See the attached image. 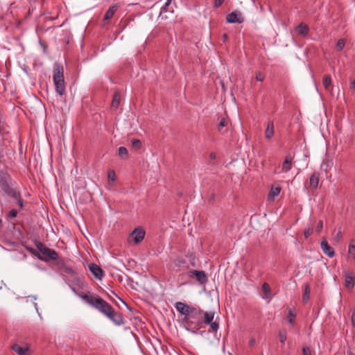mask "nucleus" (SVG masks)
Here are the masks:
<instances>
[{"label":"nucleus","instance_id":"nucleus-1","mask_svg":"<svg viewBox=\"0 0 355 355\" xmlns=\"http://www.w3.org/2000/svg\"><path fill=\"white\" fill-rule=\"evenodd\" d=\"M80 297L86 303L107 316L116 325L119 326L124 323L122 316L118 314L113 307L103 298L87 294L82 295Z\"/></svg>","mask_w":355,"mask_h":355},{"label":"nucleus","instance_id":"nucleus-2","mask_svg":"<svg viewBox=\"0 0 355 355\" xmlns=\"http://www.w3.org/2000/svg\"><path fill=\"white\" fill-rule=\"evenodd\" d=\"M53 80L56 92L60 96H63L65 94L63 67L61 64L57 62H55L53 65Z\"/></svg>","mask_w":355,"mask_h":355},{"label":"nucleus","instance_id":"nucleus-3","mask_svg":"<svg viewBox=\"0 0 355 355\" xmlns=\"http://www.w3.org/2000/svg\"><path fill=\"white\" fill-rule=\"evenodd\" d=\"M35 245L40 252V260L47 262L51 260H56L58 258L55 250L46 247L42 243L37 242Z\"/></svg>","mask_w":355,"mask_h":355},{"label":"nucleus","instance_id":"nucleus-4","mask_svg":"<svg viewBox=\"0 0 355 355\" xmlns=\"http://www.w3.org/2000/svg\"><path fill=\"white\" fill-rule=\"evenodd\" d=\"M202 314L203 311L200 309H196L193 307L190 311L189 315L185 322L191 327L194 325L195 327H198L202 322Z\"/></svg>","mask_w":355,"mask_h":355},{"label":"nucleus","instance_id":"nucleus-5","mask_svg":"<svg viewBox=\"0 0 355 355\" xmlns=\"http://www.w3.org/2000/svg\"><path fill=\"white\" fill-rule=\"evenodd\" d=\"M187 275L190 278H196L198 282L201 285L206 284L208 281L207 275L203 270H189Z\"/></svg>","mask_w":355,"mask_h":355},{"label":"nucleus","instance_id":"nucleus-6","mask_svg":"<svg viewBox=\"0 0 355 355\" xmlns=\"http://www.w3.org/2000/svg\"><path fill=\"white\" fill-rule=\"evenodd\" d=\"M171 268L175 272H182L189 269V264L184 258L178 257L173 261Z\"/></svg>","mask_w":355,"mask_h":355},{"label":"nucleus","instance_id":"nucleus-7","mask_svg":"<svg viewBox=\"0 0 355 355\" xmlns=\"http://www.w3.org/2000/svg\"><path fill=\"white\" fill-rule=\"evenodd\" d=\"M175 307L177 309V311L182 315L184 316V320L185 321L187 318H188L190 311L192 309L193 307L189 306L187 304L181 302H178L175 304Z\"/></svg>","mask_w":355,"mask_h":355},{"label":"nucleus","instance_id":"nucleus-8","mask_svg":"<svg viewBox=\"0 0 355 355\" xmlns=\"http://www.w3.org/2000/svg\"><path fill=\"white\" fill-rule=\"evenodd\" d=\"M145 236V232L139 228H135L129 236V240H132L135 244L140 243Z\"/></svg>","mask_w":355,"mask_h":355},{"label":"nucleus","instance_id":"nucleus-9","mask_svg":"<svg viewBox=\"0 0 355 355\" xmlns=\"http://www.w3.org/2000/svg\"><path fill=\"white\" fill-rule=\"evenodd\" d=\"M320 247L322 252L329 258H332L335 255V252L333 248H331L327 243L325 239H323L320 243Z\"/></svg>","mask_w":355,"mask_h":355},{"label":"nucleus","instance_id":"nucleus-10","mask_svg":"<svg viewBox=\"0 0 355 355\" xmlns=\"http://www.w3.org/2000/svg\"><path fill=\"white\" fill-rule=\"evenodd\" d=\"M355 284V277L353 273L351 272H347L345 274V286L349 289L352 290L354 287Z\"/></svg>","mask_w":355,"mask_h":355},{"label":"nucleus","instance_id":"nucleus-11","mask_svg":"<svg viewBox=\"0 0 355 355\" xmlns=\"http://www.w3.org/2000/svg\"><path fill=\"white\" fill-rule=\"evenodd\" d=\"M261 290H262L261 297L264 300H266L268 301V302H270L273 297V295L271 293V289H270V285L266 282L263 283L262 285V287H261Z\"/></svg>","mask_w":355,"mask_h":355},{"label":"nucleus","instance_id":"nucleus-12","mask_svg":"<svg viewBox=\"0 0 355 355\" xmlns=\"http://www.w3.org/2000/svg\"><path fill=\"white\" fill-rule=\"evenodd\" d=\"M226 20L228 23H239L243 22L241 15L239 12H232L226 16Z\"/></svg>","mask_w":355,"mask_h":355},{"label":"nucleus","instance_id":"nucleus-13","mask_svg":"<svg viewBox=\"0 0 355 355\" xmlns=\"http://www.w3.org/2000/svg\"><path fill=\"white\" fill-rule=\"evenodd\" d=\"M2 190L10 198H19V193L15 190L9 183L1 187Z\"/></svg>","mask_w":355,"mask_h":355},{"label":"nucleus","instance_id":"nucleus-14","mask_svg":"<svg viewBox=\"0 0 355 355\" xmlns=\"http://www.w3.org/2000/svg\"><path fill=\"white\" fill-rule=\"evenodd\" d=\"M89 270L92 273V275L97 279H101L103 277V271L101 268L100 266H98L96 264L92 263L89 266Z\"/></svg>","mask_w":355,"mask_h":355},{"label":"nucleus","instance_id":"nucleus-15","mask_svg":"<svg viewBox=\"0 0 355 355\" xmlns=\"http://www.w3.org/2000/svg\"><path fill=\"white\" fill-rule=\"evenodd\" d=\"M347 260L350 262L355 260V239L349 241L347 249Z\"/></svg>","mask_w":355,"mask_h":355},{"label":"nucleus","instance_id":"nucleus-16","mask_svg":"<svg viewBox=\"0 0 355 355\" xmlns=\"http://www.w3.org/2000/svg\"><path fill=\"white\" fill-rule=\"evenodd\" d=\"M282 188L279 185H272L270 189L268 195V200L272 201L275 197L278 196L280 193Z\"/></svg>","mask_w":355,"mask_h":355},{"label":"nucleus","instance_id":"nucleus-17","mask_svg":"<svg viewBox=\"0 0 355 355\" xmlns=\"http://www.w3.org/2000/svg\"><path fill=\"white\" fill-rule=\"evenodd\" d=\"M12 349L18 355H29V347L28 346H20L18 344H14L12 346Z\"/></svg>","mask_w":355,"mask_h":355},{"label":"nucleus","instance_id":"nucleus-18","mask_svg":"<svg viewBox=\"0 0 355 355\" xmlns=\"http://www.w3.org/2000/svg\"><path fill=\"white\" fill-rule=\"evenodd\" d=\"M319 183V174L314 172L309 177V187L312 189H317Z\"/></svg>","mask_w":355,"mask_h":355},{"label":"nucleus","instance_id":"nucleus-19","mask_svg":"<svg viewBox=\"0 0 355 355\" xmlns=\"http://www.w3.org/2000/svg\"><path fill=\"white\" fill-rule=\"evenodd\" d=\"M214 318V312L213 311H203L202 322L206 324L211 323Z\"/></svg>","mask_w":355,"mask_h":355},{"label":"nucleus","instance_id":"nucleus-20","mask_svg":"<svg viewBox=\"0 0 355 355\" xmlns=\"http://www.w3.org/2000/svg\"><path fill=\"white\" fill-rule=\"evenodd\" d=\"M293 159L291 156H286L282 166V170L284 172H288L291 169Z\"/></svg>","mask_w":355,"mask_h":355},{"label":"nucleus","instance_id":"nucleus-21","mask_svg":"<svg viewBox=\"0 0 355 355\" xmlns=\"http://www.w3.org/2000/svg\"><path fill=\"white\" fill-rule=\"evenodd\" d=\"M121 99V92L119 91H116L113 95V99L112 101L111 107L112 109L116 110L118 108Z\"/></svg>","mask_w":355,"mask_h":355},{"label":"nucleus","instance_id":"nucleus-22","mask_svg":"<svg viewBox=\"0 0 355 355\" xmlns=\"http://www.w3.org/2000/svg\"><path fill=\"white\" fill-rule=\"evenodd\" d=\"M296 32L301 35L305 36L308 34L309 28L306 25L301 23L296 28Z\"/></svg>","mask_w":355,"mask_h":355},{"label":"nucleus","instance_id":"nucleus-23","mask_svg":"<svg viewBox=\"0 0 355 355\" xmlns=\"http://www.w3.org/2000/svg\"><path fill=\"white\" fill-rule=\"evenodd\" d=\"M117 8L118 7L116 5H114V6H112L111 7H110L104 16V19L108 20V19H111L114 16L115 12L116 11Z\"/></svg>","mask_w":355,"mask_h":355},{"label":"nucleus","instance_id":"nucleus-24","mask_svg":"<svg viewBox=\"0 0 355 355\" xmlns=\"http://www.w3.org/2000/svg\"><path fill=\"white\" fill-rule=\"evenodd\" d=\"M273 134H274L273 123L270 121L268 123L265 135H266V137L269 139L273 136Z\"/></svg>","mask_w":355,"mask_h":355},{"label":"nucleus","instance_id":"nucleus-25","mask_svg":"<svg viewBox=\"0 0 355 355\" xmlns=\"http://www.w3.org/2000/svg\"><path fill=\"white\" fill-rule=\"evenodd\" d=\"M10 178L8 173L1 171L0 172V185L1 187L3 186V184H6L8 182Z\"/></svg>","mask_w":355,"mask_h":355},{"label":"nucleus","instance_id":"nucleus-26","mask_svg":"<svg viewBox=\"0 0 355 355\" xmlns=\"http://www.w3.org/2000/svg\"><path fill=\"white\" fill-rule=\"evenodd\" d=\"M311 289L308 284H306L304 286V291L302 296V301L304 303H306L309 300Z\"/></svg>","mask_w":355,"mask_h":355},{"label":"nucleus","instance_id":"nucleus-27","mask_svg":"<svg viewBox=\"0 0 355 355\" xmlns=\"http://www.w3.org/2000/svg\"><path fill=\"white\" fill-rule=\"evenodd\" d=\"M322 85L327 91H329L331 85V80L329 76H327L324 78Z\"/></svg>","mask_w":355,"mask_h":355},{"label":"nucleus","instance_id":"nucleus-28","mask_svg":"<svg viewBox=\"0 0 355 355\" xmlns=\"http://www.w3.org/2000/svg\"><path fill=\"white\" fill-rule=\"evenodd\" d=\"M119 155L122 159H127L128 157V152L127 148L123 147V146L119 147Z\"/></svg>","mask_w":355,"mask_h":355},{"label":"nucleus","instance_id":"nucleus-29","mask_svg":"<svg viewBox=\"0 0 355 355\" xmlns=\"http://www.w3.org/2000/svg\"><path fill=\"white\" fill-rule=\"evenodd\" d=\"M296 317L295 313L291 309H288V322L293 324L295 323V318Z\"/></svg>","mask_w":355,"mask_h":355},{"label":"nucleus","instance_id":"nucleus-30","mask_svg":"<svg viewBox=\"0 0 355 355\" xmlns=\"http://www.w3.org/2000/svg\"><path fill=\"white\" fill-rule=\"evenodd\" d=\"M107 178H108V184L110 186H112L113 182L116 180V173H115V172L114 171H109L108 175H107Z\"/></svg>","mask_w":355,"mask_h":355},{"label":"nucleus","instance_id":"nucleus-31","mask_svg":"<svg viewBox=\"0 0 355 355\" xmlns=\"http://www.w3.org/2000/svg\"><path fill=\"white\" fill-rule=\"evenodd\" d=\"M279 341L284 344L285 341L286 340L287 336H286V331L284 329H282L279 331Z\"/></svg>","mask_w":355,"mask_h":355},{"label":"nucleus","instance_id":"nucleus-32","mask_svg":"<svg viewBox=\"0 0 355 355\" xmlns=\"http://www.w3.org/2000/svg\"><path fill=\"white\" fill-rule=\"evenodd\" d=\"M345 45V41L344 39H340L338 40L336 43V50L337 51H342Z\"/></svg>","mask_w":355,"mask_h":355},{"label":"nucleus","instance_id":"nucleus-33","mask_svg":"<svg viewBox=\"0 0 355 355\" xmlns=\"http://www.w3.org/2000/svg\"><path fill=\"white\" fill-rule=\"evenodd\" d=\"M228 120L227 119L223 118L221 119L220 121L219 122L218 130V131H221L222 128L227 126L228 124Z\"/></svg>","mask_w":355,"mask_h":355},{"label":"nucleus","instance_id":"nucleus-34","mask_svg":"<svg viewBox=\"0 0 355 355\" xmlns=\"http://www.w3.org/2000/svg\"><path fill=\"white\" fill-rule=\"evenodd\" d=\"M132 146L135 149H139L141 147V142L139 139H133L132 141Z\"/></svg>","mask_w":355,"mask_h":355},{"label":"nucleus","instance_id":"nucleus-35","mask_svg":"<svg viewBox=\"0 0 355 355\" xmlns=\"http://www.w3.org/2000/svg\"><path fill=\"white\" fill-rule=\"evenodd\" d=\"M322 229H323V222H322V220H319L317 224L316 228H315V232L318 234H320L322 232Z\"/></svg>","mask_w":355,"mask_h":355},{"label":"nucleus","instance_id":"nucleus-36","mask_svg":"<svg viewBox=\"0 0 355 355\" xmlns=\"http://www.w3.org/2000/svg\"><path fill=\"white\" fill-rule=\"evenodd\" d=\"M313 228L309 227L306 229H305L304 232V235L305 236V238H308L309 236H311L312 234H313Z\"/></svg>","mask_w":355,"mask_h":355},{"label":"nucleus","instance_id":"nucleus-37","mask_svg":"<svg viewBox=\"0 0 355 355\" xmlns=\"http://www.w3.org/2000/svg\"><path fill=\"white\" fill-rule=\"evenodd\" d=\"M209 324H210V327L211 329H212V331L214 332H216L219 328V325L216 322H211V323H209Z\"/></svg>","mask_w":355,"mask_h":355},{"label":"nucleus","instance_id":"nucleus-38","mask_svg":"<svg viewBox=\"0 0 355 355\" xmlns=\"http://www.w3.org/2000/svg\"><path fill=\"white\" fill-rule=\"evenodd\" d=\"M343 238V234L341 231H338L335 235L334 239L336 243H339Z\"/></svg>","mask_w":355,"mask_h":355},{"label":"nucleus","instance_id":"nucleus-39","mask_svg":"<svg viewBox=\"0 0 355 355\" xmlns=\"http://www.w3.org/2000/svg\"><path fill=\"white\" fill-rule=\"evenodd\" d=\"M303 355H311V349L309 347H304L302 349Z\"/></svg>","mask_w":355,"mask_h":355},{"label":"nucleus","instance_id":"nucleus-40","mask_svg":"<svg viewBox=\"0 0 355 355\" xmlns=\"http://www.w3.org/2000/svg\"><path fill=\"white\" fill-rule=\"evenodd\" d=\"M256 80L257 81L262 82L264 80V76L261 73L257 72L256 73Z\"/></svg>","mask_w":355,"mask_h":355},{"label":"nucleus","instance_id":"nucleus-41","mask_svg":"<svg viewBox=\"0 0 355 355\" xmlns=\"http://www.w3.org/2000/svg\"><path fill=\"white\" fill-rule=\"evenodd\" d=\"M29 251H30V252H31L33 255H35V257H37L39 259V257L40 256V252L39 250L37 251V250H35V249H32V248H31V249L29 250Z\"/></svg>","mask_w":355,"mask_h":355},{"label":"nucleus","instance_id":"nucleus-42","mask_svg":"<svg viewBox=\"0 0 355 355\" xmlns=\"http://www.w3.org/2000/svg\"><path fill=\"white\" fill-rule=\"evenodd\" d=\"M14 199H15L17 201V204L19 206V207L22 208L23 207V200L21 198V196L19 195V198H14Z\"/></svg>","mask_w":355,"mask_h":355},{"label":"nucleus","instance_id":"nucleus-43","mask_svg":"<svg viewBox=\"0 0 355 355\" xmlns=\"http://www.w3.org/2000/svg\"><path fill=\"white\" fill-rule=\"evenodd\" d=\"M17 214V211L16 209H12L10 212H9V216L12 218L13 217H15Z\"/></svg>","mask_w":355,"mask_h":355},{"label":"nucleus","instance_id":"nucleus-44","mask_svg":"<svg viewBox=\"0 0 355 355\" xmlns=\"http://www.w3.org/2000/svg\"><path fill=\"white\" fill-rule=\"evenodd\" d=\"M349 88L352 92H355V79L350 83Z\"/></svg>","mask_w":355,"mask_h":355},{"label":"nucleus","instance_id":"nucleus-45","mask_svg":"<svg viewBox=\"0 0 355 355\" xmlns=\"http://www.w3.org/2000/svg\"><path fill=\"white\" fill-rule=\"evenodd\" d=\"M352 324L354 327H355V308L353 309L352 315Z\"/></svg>","mask_w":355,"mask_h":355},{"label":"nucleus","instance_id":"nucleus-46","mask_svg":"<svg viewBox=\"0 0 355 355\" xmlns=\"http://www.w3.org/2000/svg\"><path fill=\"white\" fill-rule=\"evenodd\" d=\"M223 0H215V1H214V6L216 8H218V7L220 6L221 4L223 3Z\"/></svg>","mask_w":355,"mask_h":355},{"label":"nucleus","instance_id":"nucleus-47","mask_svg":"<svg viewBox=\"0 0 355 355\" xmlns=\"http://www.w3.org/2000/svg\"><path fill=\"white\" fill-rule=\"evenodd\" d=\"M227 38H228V36H227V34H224L223 35V40L224 42H225L227 40Z\"/></svg>","mask_w":355,"mask_h":355}]
</instances>
